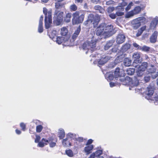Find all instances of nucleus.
Instances as JSON below:
<instances>
[{
	"label": "nucleus",
	"mask_w": 158,
	"mask_h": 158,
	"mask_svg": "<svg viewBox=\"0 0 158 158\" xmlns=\"http://www.w3.org/2000/svg\"><path fill=\"white\" fill-rule=\"evenodd\" d=\"M96 39L92 34L89 35V38L87 41L84 43L82 45V48L84 50H87L85 52L87 54L88 52L94 51L95 49Z\"/></svg>",
	"instance_id": "f257e3e1"
},
{
	"label": "nucleus",
	"mask_w": 158,
	"mask_h": 158,
	"mask_svg": "<svg viewBox=\"0 0 158 158\" xmlns=\"http://www.w3.org/2000/svg\"><path fill=\"white\" fill-rule=\"evenodd\" d=\"M87 12L83 10L76 11L73 14L72 22L73 24L81 23L83 21L84 16Z\"/></svg>",
	"instance_id": "f03ea898"
},
{
	"label": "nucleus",
	"mask_w": 158,
	"mask_h": 158,
	"mask_svg": "<svg viewBox=\"0 0 158 158\" xmlns=\"http://www.w3.org/2000/svg\"><path fill=\"white\" fill-rule=\"evenodd\" d=\"M99 21V17L94 16L93 14H90L88 16L87 19L84 22V24L86 26H90L93 25L94 27H95L98 26Z\"/></svg>",
	"instance_id": "7ed1b4c3"
},
{
	"label": "nucleus",
	"mask_w": 158,
	"mask_h": 158,
	"mask_svg": "<svg viewBox=\"0 0 158 158\" xmlns=\"http://www.w3.org/2000/svg\"><path fill=\"white\" fill-rule=\"evenodd\" d=\"M52 10H48L45 7L43 8V13L45 15V27L46 29L50 27L52 23Z\"/></svg>",
	"instance_id": "20e7f679"
},
{
	"label": "nucleus",
	"mask_w": 158,
	"mask_h": 158,
	"mask_svg": "<svg viewBox=\"0 0 158 158\" xmlns=\"http://www.w3.org/2000/svg\"><path fill=\"white\" fill-rule=\"evenodd\" d=\"M146 19L143 17H139L133 20L131 22L132 27L135 29H137L141 24L146 22Z\"/></svg>",
	"instance_id": "39448f33"
},
{
	"label": "nucleus",
	"mask_w": 158,
	"mask_h": 158,
	"mask_svg": "<svg viewBox=\"0 0 158 158\" xmlns=\"http://www.w3.org/2000/svg\"><path fill=\"white\" fill-rule=\"evenodd\" d=\"M141 8L140 6L135 7L132 10L127 13L126 15V18H130L135 15L139 14L141 11Z\"/></svg>",
	"instance_id": "423d86ee"
},
{
	"label": "nucleus",
	"mask_w": 158,
	"mask_h": 158,
	"mask_svg": "<svg viewBox=\"0 0 158 158\" xmlns=\"http://www.w3.org/2000/svg\"><path fill=\"white\" fill-rule=\"evenodd\" d=\"M104 30V36L105 37H110L114 34L113 27L111 25H106L105 24Z\"/></svg>",
	"instance_id": "0eeeda50"
},
{
	"label": "nucleus",
	"mask_w": 158,
	"mask_h": 158,
	"mask_svg": "<svg viewBox=\"0 0 158 158\" xmlns=\"http://www.w3.org/2000/svg\"><path fill=\"white\" fill-rule=\"evenodd\" d=\"M147 63L143 62L140 65H137V67H135V68H137L136 73L138 76H141L143 74L144 72L147 69Z\"/></svg>",
	"instance_id": "6e6552de"
},
{
	"label": "nucleus",
	"mask_w": 158,
	"mask_h": 158,
	"mask_svg": "<svg viewBox=\"0 0 158 158\" xmlns=\"http://www.w3.org/2000/svg\"><path fill=\"white\" fill-rule=\"evenodd\" d=\"M48 143H49L50 147L53 148L56 145V143L53 142L52 141L49 139V140L43 138L41 140L40 142L38 145V146L40 147H43L45 145L48 144Z\"/></svg>",
	"instance_id": "1a4fd4ad"
},
{
	"label": "nucleus",
	"mask_w": 158,
	"mask_h": 158,
	"mask_svg": "<svg viewBox=\"0 0 158 158\" xmlns=\"http://www.w3.org/2000/svg\"><path fill=\"white\" fill-rule=\"evenodd\" d=\"M63 14V12L58 11L57 10H56L54 17V21L57 22V25H59L62 21Z\"/></svg>",
	"instance_id": "9d476101"
},
{
	"label": "nucleus",
	"mask_w": 158,
	"mask_h": 158,
	"mask_svg": "<svg viewBox=\"0 0 158 158\" xmlns=\"http://www.w3.org/2000/svg\"><path fill=\"white\" fill-rule=\"evenodd\" d=\"M54 41H56V43L59 44H60L62 43H65L67 42H68L69 40L67 36H58L56 38V40H55V37L54 36L53 37H50Z\"/></svg>",
	"instance_id": "9b49d317"
},
{
	"label": "nucleus",
	"mask_w": 158,
	"mask_h": 158,
	"mask_svg": "<svg viewBox=\"0 0 158 158\" xmlns=\"http://www.w3.org/2000/svg\"><path fill=\"white\" fill-rule=\"evenodd\" d=\"M141 53L139 52H135L134 53L132 56V58L134 59V61L133 62V66L135 67H137V64L140 63L141 61L139 59L140 58Z\"/></svg>",
	"instance_id": "f8f14e48"
},
{
	"label": "nucleus",
	"mask_w": 158,
	"mask_h": 158,
	"mask_svg": "<svg viewBox=\"0 0 158 158\" xmlns=\"http://www.w3.org/2000/svg\"><path fill=\"white\" fill-rule=\"evenodd\" d=\"M147 72L148 74L151 76V77L153 79L156 78L158 76V72H156V69L153 66L148 69Z\"/></svg>",
	"instance_id": "ddd939ff"
},
{
	"label": "nucleus",
	"mask_w": 158,
	"mask_h": 158,
	"mask_svg": "<svg viewBox=\"0 0 158 158\" xmlns=\"http://www.w3.org/2000/svg\"><path fill=\"white\" fill-rule=\"evenodd\" d=\"M105 26V24H102L97 28L96 30V32L97 35H103L104 36Z\"/></svg>",
	"instance_id": "4468645a"
},
{
	"label": "nucleus",
	"mask_w": 158,
	"mask_h": 158,
	"mask_svg": "<svg viewBox=\"0 0 158 158\" xmlns=\"http://www.w3.org/2000/svg\"><path fill=\"white\" fill-rule=\"evenodd\" d=\"M125 36L123 34H119L117 37L116 42L118 44H120L123 43L125 40Z\"/></svg>",
	"instance_id": "2eb2a0df"
},
{
	"label": "nucleus",
	"mask_w": 158,
	"mask_h": 158,
	"mask_svg": "<svg viewBox=\"0 0 158 158\" xmlns=\"http://www.w3.org/2000/svg\"><path fill=\"white\" fill-rule=\"evenodd\" d=\"M154 91L153 88L149 86L147 88V90L146 91L145 94L147 95L146 96V98L148 99H150V98L152 96L153 94Z\"/></svg>",
	"instance_id": "dca6fc26"
},
{
	"label": "nucleus",
	"mask_w": 158,
	"mask_h": 158,
	"mask_svg": "<svg viewBox=\"0 0 158 158\" xmlns=\"http://www.w3.org/2000/svg\"><path fill=\"white\" fill-rule=\"evenodd\" d=\"M81 31V27L79 26L77 28V29L75 30L74 33L72 36V39L70 40V41L72 42H73L76 39L78 35Z\"/></svg>",
	"instance_id": "f3484780"
},
{
	"label": "nucleus",
	"mask_w": 158,
	"mask_h": 158,
	"mask_svg": "<svg viewBox=\"0 0 158 158\" xmlns=\"http://www.w3.org/2000/svg\"><path fill=\"white\" fill-rule=\"evenodd\" d=\"M110 58L108 56H103L98 61V63L100 65H103L106 63Z\"/></svg>",
	"instance_id": "a211bd4d"
},
{
	"label": "nucleus",
	"mask_w": 158,
	"mask_h": 158,
	"mask_svg": "<svg viewBox=\"0 0 158 158\" xmlns=\"http://www.w3.org/2000/svg\"><path fill=\"white\" fill-rule=\"evenodd\" d=\"M44 16L41 15L40 18L39 22V25L38 28V31L39 33H42L43 31V20Z\"/></svg>",
	"instance_id": "6ab92c4d"
},
{
	"label": "nucleus",
	"mask_w": 158,
	"mask_h": 158,
	"mask_svg": "<svg viewBox=\"0 0 158 158\" xmlns=\"http://www.w3.org/2000/svg\"><path fill=\"white\" fill-rule=\"evenodd\" d=\"M62 144L64 146L69 147L72 145L71 143L70 142V140L67 137L63 139L62 141Z\"/></svg>",
	"instance_id": "aec40b11"
},
{
	"label": "nucleus",
	"mask_w": 158,
	"mask_h": 158,
	"mask_svg": "<svg viewBox=\"0 0 158 158\" xmlns=\"http://www.w3.org/2000/svg\"><path fill=\"white\" fill-rule=\"evenodd\" d=\"M86 147L85 148L84 151L86 154H89L91 152V151L93 148L94 147L93 145H86Z\"/></svg>",
	"instance_id": "412c9836"
},
{
	"label": "nucleus",
	"mask_w": 158,
	"mask_h": 158,
	"mask_svg": "<svg viewBox=\"0 0 158 158\" xmlns=\"http://www.w3.org/2000/svg\"><path fill=\"white\" fill-rule=\"evenodd\" d=\"M158 23V20L156 18L153 19L150 23V28L151 29H153L156 27Z\"/></svg>",
	"instance_id": "4be33fe9"
},
{
	"label": "nucleus",
	"mask_w": 158,
	"mask_h": 158,
	"mask_svg": "<svg viewBox=\"0 0 158 158\" xmlns=\"http://www.w3.org/2000/svg\"><path fill=\"white\" fill-rule=\"evenodd\" d=\"M131 85V87L136 86L139 83V81L138 79L137 78H135L132 80L131 82H130L129 84Z\"/></svg>",
	"instance_id": "5701e85b"
},
{
	"label": "nucleus",
	"mask_w": 158,
	"mask_h": 158,
	"mask_svg": "<svg viewBox=\"0 0 158 158\" xmlns=\"http://www.w3.org/2000/svg\"><path fill=\"white\" fill-rule=\"evenodd\" d=\"M157 37V32L155 31L152 34L150 38V41L152 43H155Z\"/></svg>",
	"instance_id": "b1692460"
},
{
	"label": "nucleus",
	"mask_w": 158,
	"mask_h": 158,
	"mask_svg": "<svg viewBox=\"0 0 158 158\" xmlns=\"http://www.w3.org/2000/svg\"><path fill=\"white\" fill-rule=\"evenodd\" d=\"M120 69L118 68H117L116 69L114 72V77L115 78L117 79V78L119 77H121L124 76L123 74H120L119 72Z\"/></svg>",
	"instance_id": "393cba45"
},
{
	"label": "nucleus",
	"mask_w": 158,
	"mask_h": 158,
	"mask_svg": "<svg viewBox=\"0 0 158 158\" xmlns=\"http://www.w3.org/2000/svg\"><path fill=\"white\" fill-rule=\"evenodd\" d=\"M114 41L113 40L109 41L104 46V49L107 50L109 48L112 46Z\"/></svg>",
	"instance_id": "a878e982"
},
{
	"label": "nucleus",
	"mask_w": 158,
	"mask_h": 158,
	"mask_svg": "<svg viewBox=\"0 0 158 158\" xmlns=\"http://www.w3.org/2000/svg\"><path fill=\"white\" fill-rule=\"evenodd\" d=\"M131 60L130 59L126 58H125L123 61L124 64L126 66H129L131 65Z\"/></svg>",
	"instance_id": "bb28decb"
},
{
	"label": "nucleus",
	"mask_w": 158,
	"mask_h": 158,
	"mask_svg": "<svg viewBox=\"0 0 158 158\" xmlns=\"http://www.w3.org/2000/svg\"><path fill=\"white\" fill-rule=\"evenodd\" d=\"M130 47V45L129 44H126L124 45L121 48V51L122 52H124L126 51Z\"/></svg>",
	"instance_id": "cd10ccee"
},
{
	"label": "nucleus",
	"mask_w": 158,
	"mask_h": 158,
	"mask_svg": "<svg viewBox=\"0 0 158 158\" xmlns=\"http://www.w3.org/2000/svg\"><path fill=\"white\" fill-rule=\"evenodd\" d=\"M127 4V3L126 2H123L121 6H118L117 7L116 9L117 10L121 11H123L124 9V6H126Z\"/></svg>",
	"instance_id": "c85d7f7f"
},
{
	"label": "nucleus",
	"mask_w": 158,
	"mask_h": 158,
	"mask_svg": "<svg viewBox=\"0 0 158 158\" xmlns=\"http://www.w3.org/2000/svg\"><path fill=\"white\" fill-rule=\"evenodd\" d=\"M124 57V55L123 54L121 55L120 56H118L114 61V63L117 64L122 61Z\"/></svg>",
	"instance_id": "c756f323"
},
{
	"label": "nucleus",
	"mask_w": 158,
	"mask_h": 158,
	"mask_svg": "<svg viewBox=\"0 0 158 158\" xmlns=\"http://www.w3.org/2000/svg\"><path fill=\"white\" fill-rule=\"evenodd\" d=\"M94 9L97 10H98L99 12L101 13H103L104 12V9L101 6L99 5L95 6L94 7Z\"/></svg>",
	"instance_id": "7c9ffc66"
},
{
	"label": "nucleus",
	"mask_w": 158,
	"mask_h": 158,
	"mask_svg": "<svg viewBox=\"0 0 158 158\" xmlns=\"http://www.w3.org/2000/svg\"><path fill=\"white\" fill-rule=\"evenodd\" d=\"M66 137L70 140L72 139H75L76 138H77V135L75 134L69 133L67 134Z\"/></svg>",
	"instance_id": "2f4dec72"
},
{
	"label": "nucleus",
	"mask_w": 158,
	"mask_h": 158,
	"mask_svg": "<svg viewBox=\"0 0 158 158\" xmlns=\"http://www.w3.org/2000/svg\"><path fill=\"white\" fill-rule=\"evenodd\" d=\"M58 135V136L60 139H62L65 136V132L63 129L62 128L59 129Z\"/></svg>",
	"instance_id": "473e14b6"
},
{
	"label": "nucleus",
	"mask_w": 158,
	"mask_h": 158,
	"mask_svg": "<svg viewBox=\"0 0 158 158\" xmlns=\"http://www.w3.org/2000/svg\"><path fill=\"white\" fill-rule=\"evenodd\" d=\"M68 32V30L65 27H63L61 29V34L63 36H67L68 38V37L66 36V35Z\"/></svg>",
	"instance_id": "72a5a7b5"
},
{
	"label": "nucleus",
	"mask_w": 158,
	"mask_h": 158,
	"mask_svg": "<svg viewBox=\"0 0 158 158\" xmlns=\"http://www.w3.org/2000/svg\"><path fill=\"white\" fill-rule=\"evenodd\" d=\"M105 78L107 81H111L114 79V75L112 73H107L105 75Z\"/></svg>",
	"instance_id": "f704fd0d"
},
{
	"label": "nucleus",
	"mask_w": 158,
	"mask_h": 158,
	"mask_svg": "<svg viewBox=\"0 0 158 158\" xmlns=\"http://www.w3.org/2000/svg\"><path fill=\"white\" fill-rule=\"evenodd\" d=\"M135 69L133 68H128L126 71V73L129 75H132L135 73Z\"/></svg>",
	"instance_id": "c9c22d12"
},
{
	"label": "nucleus",
	"mask_w": 158,
	"mask_h": 158,
	"mask_svg": "<svg viewBox=\"0 0 158 158\" xmlns=\"http://www.w3.org/2000/svg\"><path fill=\"white\" fill-rule=\"evenodd\" d=\"M94 154L95 156L96 157H98L100 156L102 153V151L101 150H99L96 151L95 152L93 153Z\"/></svg>",
	"instance_id": "e433bc0d"
},
{
	"label": "nucleus",
	"mask_w": 158,
	"mask_h": 158,
	"mask_svg": "<svg viewBox=\"0 0 158 158\" xmlns=\"http://www.w3.org/2000/svg\"><path fill=\"white\" fill-rule=\"evenodd\" d=\"M69 9L72 11H75L77 10V7L75 4H73L70 6Z\"/></svg>",
	"instance_id": "4c0bfd02"
},
{
	"label": "nucleus",
	"mask_w": 158,
	"mask_h": 158,
	"mask_svg": "<svg viewBox=\"0 0 158 158\" xmlns=\"http://www.w3.org/2000/svg\"><path fill=\"white\" fill-rule=\"evenodd\" d=\"M71 17V14L70 13L67 14L64 19L65 21L68 23L70 21V19Z\"/></svg>",
	"instance_id": "58836bf2"
},
{
	"label": "nucleus",
	"mask_w": 158,
	"mask_h": 158,
	"mask_svg": "<svg viewBox=\"0 0 158 158\" xmlns=\"http://www.w3.org/2000/svg\"><path fill=\"white\" fill-rule=\"evenodd\" d=\"M66 154L69 156L72 157L73 156V153L72 150L70 149L67 150L65 152Z\"/></svg>",
	"instance_id": "ea45409f"
},
{
	"label": "nucleus",
	"mask_w": 158,
	"mask_h": 158,
	"mask_svg": "<svg viewBox=\"0 0 158 158\" xmlns=\"http://www.w3.org/2000/svg\"><path fill=\"white\" fill-rule=\"evenodd\" d=\"M134 4L132 2H130L125 8V10L127 12L129 10H130L132 6H133Z\"/></svg>",
	"instance_id": "a19ab883"
},
{
	"label": "nucleus",
	"mask_w": 158,
	"mask_h": 158,
	"mask_svg": "<svg viewBox=\"0 0 158 158\" xmlns=\"http://www.w3.org/2000/svg\"><path fill=\"white\" fill-rule=\"evenodd\" d=\"M150 48L146 46H144L142 47H141L140 50L143 51L147 52L149 51Z\"/></svg>",
	"instance_id": "79ce46f5"
},
{
	"label": "nucleus",
	"mask_w": 158,
	"mask_h": 158,
	"mask_svg": "<svg viewBox=\"0 0 158 158\" xmlns=\"http://www.w3.org/2000/svg\"><path fill=\"white\" fill-rule=\"evenodd\" d=\"M43 129V127L41 125H39L36 127V130L38 132H40Z\"/></svg>",
	"instance_id": "37998d69"
},
{
	"label": "nucleus",
	"mask_w": 158,
	"mask_h": 158,
	"mask_svg": "<svg viewBox=\"0 0 158 158\" xmlns=\"http://www.w3.org/2000/svg\"><path fill=\"white\" fill-rule=\"evenodd\" d=\"M151 77V76L148 74L144 77V79L146 82H148L150 80V77Z\"/></svg>",
	"instance_id": "c03bdc74"
},
{
	"label": "nucleus",
	"mask_w": 158,
	"mask_h": 158,
	"mask_svg": "<svg viewBox=\"0 0 158 158\" xmlns=\"http://www.w3.org/2000/svg\"><path fill=\"white\" fill-rule=\"evenodd\" d=\"M20 126L22 128L23 131H24L26 129V125L25 124L23 123H22L20 124Z\"/></svg>",
	"instance_id": "a18cd8bd"
},
{
	"label": "nucleus",
	"mask_w": 158,
	"mask_h": 158,
	"mask_svg": "<svg viewBox=\"0 0 158 158\" xmlns=\"http://www.w3.org/2000/svg\"><path fill=\"white\" fill-rule=\"evenodd\" d=\"M116 14L118 16H122L124 15V13L121 11L117 10Z\"/></svg>",
	"instance_id": "49530a36"
},
{
	"label": "nucleus",
	"mask_w": 158,
	"mask_h": 158,
	"mask_svg": "<svg viewBox=\"0 0 158 158\" xmlns=\"http://www.w3.org/2000/svg\"><path fill=\"white\" fill-rule=\"evenodd\" d=\"M55 7L56 9H59L61 7L60 3L59 2H56L55 3Z\"/></svg>",
	"instance_id": "de8ad7c7"
},
{
	"label": "nucleus",
	"mask_w": 158,
	"mask_h": 158,
	"mask_svg": "<svg viewBox=\"0 0 158 158\" xmlns=\"http://www.w3.org/2000/svg\"><path fill=\"white\" fill-rule=\"evenodd\" d=\"M133 45L134 47L137 48L138 50H140L141 46H139L138 44L136 43H133Z\"/></svg>",
	"instance_id": "09e8293b"
},
{
	"label": "nucleus",
	"mask_w": 158,
	"mask_h": 158,
	"mask_svg": "<svg viewBox=\"0 0 158 158\" xmlns=\"http://www.w3.org/2000/svg\"><path fill=\"white\" fill-rule=\"evenodd\" d=\"M114 10V7H109L107 9V11L109 13H110L113 12Z\"/></svg>",
	"instance_id": "8fccbe9b"
},
{
	"label": "nucleus",
	"mask_w": 158,
	"mask_h": 158,
	"mask_svg": "<svg viewBox=\"0 0 158 158\" xmlns=\"http://www.w3.org/2000/svg\"><path fill=\"white\" fill-rule=\"evenodd\" d=\"M91 2L94 4L100 3L101 1L100 0H91Z\"/></svg>",
	"instance_id": "3c124183"
},
{
	"label": "nucleus",
	"mask_w": 158,
	"mask_h": 158,
	"mask_svg": "<svg viewBox=\"0 0 158 158\" xmlns=\"http://www.w3.org/2000/svg\"><path fill=\"white\" fill-rule=\"evenodd\" d=\"M118 48L116 47H114L111 49V52L110 53L111 54L112 52L115 53L117 52Z\"/></svg>",
	"instance_id": "603ef678"
},
{
	"label": "nucleus",
	"mask_w": 158,
	"mask_h": 158,
	"mask_svg": "<svg viewBox=\"0 0 158 158\" xmlns=\"http://www.w3.org/2000/svg\"><path fill=\"white\" fill-rule=\"evenodd\" d=\"M40 136L36 135V138L35 139V142L36 143H38L40 140Z\"/></svg>",
	"instance_id": "864d4df0"
},
{
	"label": "nucleus",
	"mask_w": 158,
	"mask_h": 158,
	"mask_svg": "<svg viewBox=\"0 0 158 158\" xmlns=\"http://www.w3.org/2000/svg\"><path fill=\"white\" fill-rule=\"evenodd\" d=\"M135 90L136 92H139L140 93H142L143 90H144V88H136L135 89Z\"/></svg>",
	"instance_id": "5fc2aeb1"
},
{
	"label": "nucleus",
	"mask_w": 158,
	"mask_h": 158,
	"mask_svg": "<svg viewBox=\"0 0 158 158\" xmlns=\"http://www.w3.org/2000/svg\"><path fill=\"white\" fill-rule=\"evenodd\" d=\"M109 16L112 19H114L116 18V14L114 13H111L109 15Z\"/></svg>",
	"instance_id": "6e6d98bb"
},
{
	"label": "nucleus",
	"mask_w": 158,
	"mask_h": 158,
	"mask_svg": "<svg viewBox=\"0 0 158 158\" xmlns=\"http://www.w3.org/2000/svg\"><path fill=\"white\" fill-rule=\"evenodd\" d=\"M75 140H76L79 142H81L83 141V138L82 137H78L77 136V138H76Z\"/></svg>",
	"instance_id": "4d7b16f0"
},
{
	"label": "nucleus",
	"mask_w": 158,
	"mask_h": 158,
	"mask_svg": "<svg viewBox=\"0 0 158 158\" xmlns=\"http://www.w3.org/2000/svg\"><path fill=\"white\" fill-rule=\"evenodd\" d=\"M146 28V26H144L142 27L139 30L142 31V32H143V31L145 30Z\"/></svg>",
	"instance_id": "13d9d810"
},
{
	"label": "nucleus",
	"mask_w": 158,
	"mask_h": 158,
	"mask_svg": "<svg viewBox=\"0 0 158 158\" xmlns=\"http://www.w3.org/2000/svg\"><path fill=\"white\" fill-rule=\"evenodd\" d=\"M93 140L91 139H89L86 143V145H91V144L93 142Z\"/></svg>",
	"instance_id": "bf43d9fd"
},
{
	"label": "nucleus",
	"mask_w": 158,
	"mask_h": 158,
	"mask_svg": "<svg viewBox=\"0 0 158 158\" xmlns=\"http://www.w3.org/2000/svg\"><path fill=\"white\" fill-rule=\"evenodd\" d=\"M142 31H140L139 30L138 31V32H137V33L136 34V36L137 37H138L139 36H140L141 34H142Z\"/></svg>",
	"instance_id": "052dcab7"
},
{
	"label": "nucleus",
	"mask_w": 158,
	"mask_h": 158,
	"mask_svg": "<svg viewBox=\"0 0 158 158\" xmlns=\"http://www.w3.org/2000/svg\"><path fill=\"white\" fill-rule=\"evenodd\" d=\"M114 1L112 0H110L106 2V4L107 5H109L113 3Z\"/></svg>",
	"instance_id": "680f3d73"
},
{
	"label": "nucleus",
	"mask_w": 158,
	"mask_h": 158,
	"mask_svg": "<svg viewBox=\"0 0 158 158\" xmlns=\"http://www.w3.org/2000/svg\"><path fill=\"white\" fill-rule=\"evenodd\" d=\"M110 85L111 87H112L115 86V84L114 82H111L110 83Z\"/></svg>",
	"instance_id": "e2e57ef3"
},
{
	"label": "nucleus",
	"mask_w": 158,
	"mask_h": 158,
	"mask_svg": "<svg viewBox=\"0 0 158 158\" xmlns=\"http://www.w3.org/2000/svg\"><path fill=\"white\" fill-rule=\"evenodd\" d=\"M15 132L16 134L18 135H19L21 133V131L17 129L16 130Z\"/></svg>",
	"instance_id": "0e129e2a"
},
{
	"label": "nucleus",
	"mask_w": 158,
	"mask_h": 158,
	"mask_svg": "<svg viewBox=\"0 0 158 158\" xmlns=\"http://www.w3.org/2000/svg\"><path fill=\"white\" fill-rule=\"evenodd\" d=\"M95 156L94 154L93 153L90 155V156L88 158H95Z\"/></svg>",
	"instance_id": "69168bd1"
},
{
	"label": "nucleus",
	"mask_w": 158,
	"mask_h": 158,
	"mask_svg": "<svg viewBox=\"0 0 158 158\" xmlns=\"http://www.w3.org/2000/svg\"><path fill=\"white\" fill-rule=\"evenodd\" d=\"M83 2V0H76L75 2H77L78 3H82Z\"/></svg>",
	"instance_id": "338daca9"
},
{
	"label": "nucleus",
	"mask_w": 158,
	"mask_h": 158,
	"mask_svg": "<svg viewBox=\"0 0 158 158\" xmlns=\"http://www.w3.org/2000/svg\"><path fill=\"white\" fill-rule=\"evenodd\" d=\"M155 100L156 101V102H158V97H155L154 98V99H153V100Z\"/></svg>",
	"instance_id": "774afa93"
}]
</instances>
